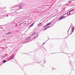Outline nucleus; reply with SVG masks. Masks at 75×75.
Instances as JSON below:
<instances>
[{
  "label": "nucleus",
  "mask_w": 75,
  "mask_h": 75,
  "mask_svg": "<svg viewBox=\"0 0 75 75\" xmlns=\"http://www.w3.org/2000/svg\"><path fill=\"white\" fill-rule=\"evenodd\" d=\"M65 16H63L62 17H61L59 19V20H62V18H65Z\"/></svg>",
  "instance_id": "obj_1"
},
{
  "label": "nucleus",
  "mask_w": 75,
  "mask_h": 75,
  "mask_svg": "<svg viewBox=\"0 0 75 75\" xmlns=\"http://www.w3.org/2000/svg\"><path fill=\"white\" fill-rule=\"evenodd\" d=\"M34 23H33L30 26V27H31L33 26V25H34Z\"/></svg>",
  "instance_id": "obj_2"
},
{
  "label": "nucleus",
  "mask_w": 75,
  "mask_h": 75,
  "mask_svg": "<svg viewBox=\"0 0 75 75\" xmlns=\"http://www.w3.org/2000/svg\"><path fill=\"white\" fill-rule=\"evenodd\" d=\"M42 25V23H40L39 24V26L40 27V26H41Z\"/></svg>",
  "instance_id": "obj_3"
},
{
  "label": "nucleus",
  "mask_w": 75,
  "mask_h": 75,
  "mask_svg": "<svg viewBox=\"0 0 75 75\" xmlns=\"http://www.w3.org/2000/svg\"><path fill=\"white\" fill-rule=\"evenodd\" d=\"M47 24V26H48V25H50V24H51V23H49L48 24Z\"/></svg>",
  "instance_id": "obj_4"
},
{
  "label": "nucleus",
  "mask_w": 75,
  "mask_h": 75,
  "mask_svg": "<svg viewBox=\"0 0 75 75\" xmlns=\"http://www.w3.org/2000/svg\"><path fill=\"white\" fill-rule=\"evenodd\" d=\"M14 56H13L12 58H11L10 60H11V59H13V58H14Z\"/></svg>",
  "instance_id": "obj_5"
},
{
  "label": "nucleus",
  "mask_w": 75,
  "mask_h": 75,
  "mask_svg": "<svg viewBox=\"0 0 75 75\" xmlns=\"http://www.w3.org/2000/svg\"><path fill=\"white\" fill-rule=\"evenodd\" d=\"M11 34V32H8V33L6 34L8 35V34Z\"/></svg>",
  "instance_id": "obj_6"
},
{
  "label": "nucleus",
  "mask_w": 75,
  "mask_h": 75,
  "mask_svg": "<svg viewBox=\"0 0 75 75\" xmlns=\"http://www.w3.org/2000/svg\"><path fill=\"white\" fill-rule=\"evenodd\" d=\"M3 62H4V63H5V62H6V61L5 60H4L3 61Z\"/></svg>",
  "instance_id": "obj_7"
},
{
  "label": "nucleus",
  "mask_w": 75,
  "mask_h": 75,
  "mask_svg": "<svg viewBox=\"0 0 75 75\" xmlns=\"http://www.w3.org/2000/svg\"><path fill=\"white\" fill-rule=\"evenodd\" d=\"M48 27H48L47 28H46L45 29V30H47V29L48 28Z\"/></svg>",
  "instance_id": "obj_8"
},
{
  "label": "nucleus",
  "mask_w": 75,
  "mask_h": 75,
  "mask_svg": "<svg viewBox=\"0 0 75 75\" xmlns=\"http://www.w3.org/2000/svg\"><path fill=\"white\" fill-rule=\"evenodd\" d=\"M47 26H48V25H47V24L45 25L44 26V27L45 28L46 27H47Z\"/></svg>",
  "instance_id": "obj_9"
},
{
  "label": "nucleus",
  "mask_w": 75,
  "mask_h": 75,
  "mask_svg": "<svg viewBox=\"0 0 75 75\" xmlns=\"http://www.w3.org/2000/svg\"><path fill=\"white\" fill-rule=\"evenodd\" d=\"M35 33H33L32 34V35L31 36H33V35H34V34H35Z\"/></svg>",
  "instance_id": "obj_10"
},
{
  "label": "nucleus",
  "mask_w": 75,
  "mask_h": 75,
  "mask_svg": "<svg viewBox=\"0 0 75 75\" xmlns=\"http://www.w3.org/2000/svg\"><path fill=\"white\" fill-rule=\"evenodd\" d=\"M73 10H74V9H72V10H71L70 11H69V12H71V11H73Z\"/></svg>",
  "instance_id": "obj_11"
},
{
  "label": "nucleus",
  "mask_w": 75,
  "mask_h": 75,
  "mask_svg": "<svg viewBox=\"0 0 75 75\" xmlns=\"http://www.w3.org/2000/svg\"><path fill=\"white\" fill-rule=\"evenodd\" d=\"M74 29H72V32H73L74 31Z\"/></svg>",
  "instance_id": "obj_12"
},
{
  "label": "nucleus",
  "mask_w": 75,
  "mask_h": 75,
  "mask_svg": "<svg viewBox=\"0 0 75 75\" xmlns=\"http://www.w3.org/2000/svg\"><path fill=\"white\" fill-rule=\"evenodd\" d=\"M35 38V37H34V38Z\"/></svg>",
  "instance_id": "obj_13"
}]
</instances>
